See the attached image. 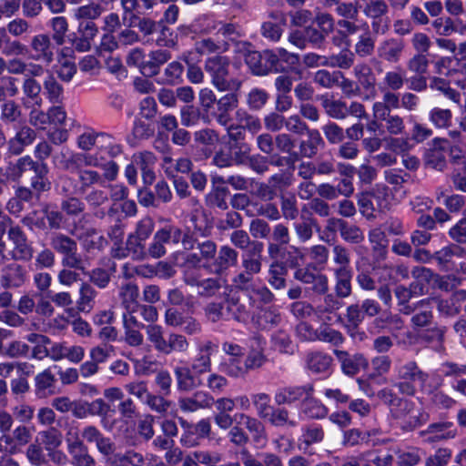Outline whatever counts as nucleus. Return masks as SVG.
Segmentation results:
<instances>
[{
  "label": "nucleus",
  "mask_w": 466,
  "mask_h": 466,
  "mask_svg": "<svg viewBox=\"0 0 466 466\" xmlns=\"http://www.w3.org/2000/svg\"><path fill=\"white\" fill-rule=\"evenodd\" d=\"M230 60L226 56L216 55L206 59L204 69L210 76L213 86L221 92L238 91L242 82L229 73Z\"/></svg>",
  "instance_id": "3"
},
{
  "label": "nucleus",
  "mask_w": 466,
  "mask_h": 466,
  "mask_svg": "<svg viewBox=\"0 0 466 466\" xmlns=\"http://www.w3.org/2000/svg\"><path fill=\"white\" fill-rule=\"evenodd\" d=\"M179 116L181 125L187 127L197 126L200 121L204 123V116L200 108L194 104L181 106Z\"/></svg>",
  "instance_id": "52"
},
{
  "label": "nucleus",
  "mask_w": 466,
  "mask_h": 466,
  "mask_svg": "<svg viewBox=\"0 0 466 466\" xmlns=\"http://www.w3.org/2000/svg\"><path fill=\"white\" fill-rule=\"evenodd\" d=\"M189 348L187 338L179 333H170L167 337L163 354L168 355L172 352H186Z\"/></svg>",
  "instance_id": "60"
},
{
  "label": "nucleus",
  "mask_w": 466,
  "mask_h": 466,
  "mask_svg": "<svg viewBox=\"0 0 466 466\" xmlns=\"http://www.w3.org/2000/svg\"><path fill=\"white\" fill-rule=\"evenodd\" d=\"M100 138L103 139V143L98 146L96 152H101L105 157L114 158L121 155L123 152L122 146L116 143L111 135L106 133H100Z\"/></svg>",
  "instance_id": "58"
},
{
  "label": "nucleus",
  "mask_w": 466,
  "mask_h": 466,
  "mask_svg": "<svg viewBox=\"0 0 466 466\" xmlns=\"http://www.w3.org/2000/svg\"><path fill=\"white\" fill-rule=\"evenodd\" d=\"M382 101H377L372 106V113L391 112V109L400 107V95L391 90L382 91Z\"/></svg>",
  "instance_id": "49"
},
{
  "label": "nucleus",
  "mask_w": 466,
  "mask_h": 466,
  "mask_svg": "<svg viewBox=\"0 0 466 466\" xmlns=\"http://www.w3.org/2000/svg\"><path fill=\"white\" fill-rule=\"evenodd\" d=\"M214 398L205 391H196L192 396L178 399V407L183 412H195L209 408Z\"/></svg>",
  "instance_id": "25"
},
{
  "label": "nucleus",
  "mask_w": 466,
  "mask_h": 466,
  "mask_svg": "<svg viewBox=\"0 0 466 466\" xmlns=\"http://www.w3.org/2000/svg\"><path fill=\"white\" fill-rule=\"evenodd\" d=\"M56 378L50 370H45L35 378V395L38 398H46L55 394Z\"/></svg>",
  "instance_id": "41"
},
{
  "label": "nucleus",
  "mask_w": 466,
  "mask_h": 466,
  "mask_svg": "<svg viewBox=\"0 0 466 466\" xmlns=\"http://www.w3.org/2000/svg\"><path fill=\"white\" fill-rule=\"evenodd\" d=\"M355 54L349 49H343L325 59L324 66L349 69L354 65Z\"/></svg>",
  "instance_id": "53"
},
{
  "label": "nucleus",
  "mask_w": 466,
  "mask_h": 466,
  "mask_svg": "<svg viewBox=\"0 0 466 466\" xmlns=\"http://www.w3.org/2000/svg\"><path fill=\"white\" fill-rule=\"evenodd\" d=\"M213 344L208 341L198 349V354L194 358L189 369L199 378L200 375L211 370V354Z\"/></svg>",
  "instance_id": "32"
},
{
  "label": "nucleus",
  "mask_w": 466,
  "mask_h": 466,
  "mask_svg": "<svg viewBox=\"0 0 466 466\" xmlns=\"http://www.w3.org/2000/svg\"><path fill=\"white\" fill-rule=\"evenodd\" d=\"M226 311L234 320L247 323L253 316L256 299L251 293L228 291L225 298Z\"/></svg>",
  "instance_id": "6"
},
{
  "label": "nucleus",
  "mask_w": 466,
  "mask_h": 466,
  "mask_svg": "<svg viewBox=\"0 0 466 466\" xmlns=\"http://www.w3.org/2000/svg\"><path fill=\"white\" fill-rule=\"evenodd\" d=\"M263 248V244L261 242H254L253 248L251 250L243 256L242 258V267L244 271L255 276L261 271L262 262H261V251Z\"/></svg>",
  "instance_id": "39"
},
{
  "label": "nucleus",
  "mask_w": 466,
  "mask_h": 466,
  "mask_svg": "<svg viewBox=\"0 0 466 466\" xmlns=\"http://www.w3.org/2000/svg\"><path fill=\"white\" fill-rule=\"evenodd\" d=\"M421 451L419 448H409L408 450H399L397 454V462L399 466H416L421 461Z\"/></svg>",
  "instance_id": "64"
},
{
  "label": "nucleus",
  "mask_w": 466,
  "mask_h": 466,
  "mask_svg": "<svg viewBox=\"0 0 466 466\" xmlns=\"http://www.w3.org/2000/svg\"><path fill=\"white\" fill-rule=\"evenodd\" d=\"M173 371L178 391L189 392L202 385V380L187 366H176Z\"/></svg>",
  "instance_id": "24"
},
{
  "label": "nucleus",
  "mask_w": 466,
  "mask_h": 466,
  "mask_svg": "<svg viewBox=\"0 0 466 466\" xmlns=\"http://www.w3.org/2000/svg\"><path fill=\"white\" fill-rule=\"evenodd\" d=\"M288 268L285 262L280 260L272 261L268 268V281L275 289H283L286 288V276Z\"/></svg>",
  "instance_id": "43"
},
{
  "label": "nucleus",
  "mask_w": 466,
  "mask_h": 466,
  "mask_svg": "<svg viewBox=\"0 0 466 466\" xmlns=\"http://www.w3.org/2000/svg\"><path fill=\"white\" fill-rule=\"evenodd\" d=\"M458 430L451 421H440L430 424L420 436H428V442H438L456 438Z\"/></svg>",
  "instance_id": "18"
},
{
  "label": "nucleus",
  "mask_w": 466,
  "mask_h": 466,
  "mask_svg": "<svg viewBox=\"0 0 466 466\" xmlns=\"http://www.w3.org/2000/svg\"><path fill=\"white\" fill-rule=\"evenodd\" d=\"M338 168L339 174L343 176L335 186L336 192L339 197H344L349 198L354 193V185H353V175L355 171V167L349 164L339 163Z\"/></svg>",
  "instance_id": "30"
},
{
  "label": "nucleus",
  "mask_w": 466,
  "mask_h": 466,
  "mask_svg": "<svg viewBox=\"0 0 466 466\" xmlns=\"http://www.w3.org/2000/svg\"><path fill=\"white\" fill-rule=\"evenodd\" d=\"M433 299L432 298H427L417 302V309L410 319L412 326L424 328L431 324L433 320Z\"/></svg>",
  "instance_id": "34"
},
{
  "label": "nucleus",
  "mask_w": 466,
  "mask_h": 466,
  "mask_svg": "<svg viewBox=\"0 0 466 466\" xmlns=\"http://www.w3.org/2000/svg\"><path fill=\"white\" fill-rule=\"evenodd\" d=\"M313 391L314 388L310 384L302 386H286L276 391L274 400L278 406L285 404L291 405L297 401L303 400L305 396L312 395Z\"/></svg>",
  "instance_id": "17"
},
{
  "label": "nucleus",
  "mask_w": 466,
  "mask_h": 466,
  "mask_svg": "<svg viewBox=\"0 0 466 466\" xmlns=\"http://www.w3.org/2000/svg\"><path fill=\"white\" fill-rule=\"evenodd\" d=\"M322 295L319 303L314 307L317 319L326 326L341 321L338 311L344 306L343 301L329 291Z\"/></svg>",
  "instance_id": "8"
},
{
  "label": "nucleus",
  "mask_w": 466,
  "mask_h": 466,
  "mask_svg": "<svg viewBox=\"0 0 466 466\" xmlns=\"http://www.w3.org/2000/svg\"><path fill=\"white\" fill-rule=\"evenodd\" d=\"M183 72L184 66L180 62L173 61L169 63L164 69L162 83L169 86L180 83Z\"/></svg>",
  "instance_id": "63"
},
{
  "label": "nucleus",
  "mask_w": 466,
  "mask_h": 466,
  "mask_svg": "<svg viewBox=\"0 0 466 466\" xmlns=\"http://www.w3.org/2000/svg\"><path fill=\"white\" fill-rule=\"evenodd\" d=\"M139 290L137 284L127 282L119 287L118 298L120 305L125 310L137 311L139 307Z\"/></svg>",
  "instance_id": "33"
},
{
  "label": "nucleus",
  "mask_w": 466,
  "mask_h": 466,
  "mask_svg": "<svg viewBox=\"0 0 466 466\" xmlns=\"http://www.w3.org/2000/svg\"><path fill=\"white\" fill-rule=\"evenodd\" d=\"M3 218L9 226L7 236L14 245L12 258L15 260H31L34 258L35 250L23 228L19 225H15L9 216L3 215Z\"/></svg>",
  "instance_id": "7"
},
{
  "label": "nucleus",
  "mask_w": 466,
  "mask_h": 466,
  "mask_svg": "<svg viewBox=\"0 0 466 466\" xmlns=\"http://www.w3.org/2000/svg\"><path fill=\"white\" fill-rule=\"evenodd\" d=\"M238 259V251L228 245H224L218 249V255L214 258L213 266L217 273L222 274L229 268L236 267Z\"/></svg>",
  "instance_id": "36"
},
{
  "label": "nucleus",
  "mask_w": 466,
  "mask_h": 466,
  "mask_svg": "<svg viewBox=\"0 0 466 466\" xmlns=\"http://www.w3.org/2000/svg\"><path fill=\"white\" fill-rule=\"evenodd\" d=\"M35 176L31 178V187L37 192L42 193L51 188V182L48 178L49 167L46 162H36L33 170Z\"/></svg>",
  "instance_id": "40"
},
{
  "label": "nucleus",
  "mask_w": 466,
  "mask_h": 466,
  "mask_svg": "<svg viewBox=\"0 0 466 466\" xmlns=\"http://www.w3.org/2000/svg\"><path fill=\"white\" fill-rule=\"evenodd\" d=\"M267 419L274 427L294 428L297 426V422L291 419L289 411L284 407L271 408V412Z\"/></svg>",
  "instance_id": "51"
},
{
  "label": "nucleus",
  "mask_w": 466,
  "mask_h": 466,
  "mask_svg": "<svg viewBox=\"0 0 466 466\" xmlns=\"http://www.w3.org/2000/svg\"><path fill=\"white\" fill-rule=\"evenodd\" d=\"M369 241L371 245V256L375 263H380L387 258L389 239L384 230L375 228L369 231Z\"/></svg>",
  "instance_id": "20"
},
{
  "label": "nucleus",
  "mask_w": 466,
  "mask_h": 466,
  "mask_svg": "<svg viewBox=\"0 0 466 466\" xmlns=\"http://www.w3.org/2000/svg\"><path fill=\"white\" fill-rule=\"evenodd\" d=\"M238 106V96L233 93H228L218 99L215 109L211 115V121L216 120L219 125L227 127L231 121L230 113Z\"/></svg>",
  "instance_id": "16"
},
{
  "label": "nucleus",
  "mask_w": 466,
  "mask_h": 466,
  "mask_svg": "<svg viewBox=\"0 0 466 466\" xmlns=\"http://www.w3.org/2000/svg\"><path fill=\"white\" fill-rule=\"evenodd\" d=\"M200 111L204 116V124L211 122V115L218 102L215 93L209 88H202L198 93Z\"/></svg>",
  "instance_id": "46"
},
{
  "label": "nucleus",
  "mask_w": 466,
  "mask_h": 466,
  "mask_svg": "<svg viewBox=\"0 0 466 466\" xmlns=\"http://www.w3.org/2000/svg\"><path fill=\"white\" fill-rule=\"evenodd\" d=\"M80 194H85L93 186L102 183V176L94 169H79L77 172Z\"/></svg>",
  "instance_id": "54"
},
{
  "label": "nucleus",
  "mask_w": 466,
  "mask_h": 466,
  "mask_svg": "<svg viewBox=\"0 0 466 466\" xmlns=\"http://www.w3.org/2000/svg\"><path fill=\"white\" fill-rule=\"evenodd\" d=\"M353 74L360 90L369 92L366 98H373L376 96V76L372 68L366 63L357 64L353 68Z\"/></svg>",
  "instance_id": "23"
},
{
  "label": "nucleus",
  "mask_w": 466,
  "mask_h": 466,
  "mask_svg": "<svg viewBox=\"0 0 466 466\" xmlns=\"http://www.w3.org/2000/svg\"><path fill=\"white\" fill-rule=\"evenodd\" d=\"M235 420H238L237 424L228 431L229 441L232 444L237 447H244L249 442L248 434L240 425L245 426L247 431L250 433L254 443L261 446L266 444V428L259 419L241 412L235 414Z\"/></svg>",
  "instance_id": "2"
},
{
  "label": "nucleus",
  "mask_w": 466,
  "mask_h": 466,
  "mask_svg": "<svg viewBox=\"0 0 466 466\" xmlns=\"http://www.w3.org/2000/svg\"><path fill=\"white\" fill-rule=\"evenodd\" d=\"M254 287V276L243 270L232 279V285L228 291L250 293Z\"/></svg>",
  "instance_id": "62"
},
{
  "label": "nucleus",
  "mask_w": 466,
  "mask_h": 466,
  "mask_svg": "<svg viewBox=\"0 0 466 466\" xmlns=\"http://www.w3.org/2000/svg\"><path fill=\"white\" fill-rule=\"evenodd\" d=\"M405 43L400 38H389L380 43L378 47V56L389 63H398L400 60Z\"/></svg>",
  "instance_id": "26"
},
{
  "label": "nucleus",
  "mask_w": 466,
  "mask_h": 466,
  "mask_svg": "<svg viewBox=\"0 0 466 466\" xmlns=\"http://www.w3.org/2000/svg\"><path fill=\"white\" fill-rule=\"evenodd\" d=\"M437 305L438 311L445 316L453 317L460 313L461 304L466 301V290L458 289L452 293L451 298L444 299L438 297H431Z\"/></svg>",
  "instance_id": "22"
},
{
  "label": "nucleus",
  "mask_w": 466,
  "mask_h": 466,
  "mask_svg": "<svg viewBox=\"0 0 466 466\" xmlns=\"http://www.w3.org/2000/svg\"><path fill=\"white\" fill-rule=\"evenodd\" d=\"M41 89V85L35 78L25 77L22 84V91L25 96L22 98L23 106L31 107V105H42Z\"/></svg>",
  "instance_id": "35"
},
{
  "label": "nucleus",
  "mask_w": 466,
  "mask_h": 466,
  "mask_svg": "<svg viewBox=\"0 0 466 466\" xmlns=\"http://www.w3.org/2000/svg\"><path fill=\"white\" fill-rule=\"evenodd\" d=\"M171 57V53L166 49L151 51L148 54V59L146 60L143 66V75L148 77L157 76L160 71L161 66L167 63Z\"/></svg>",
  "instance_id": "31"
},
{
  "label": "nucleus",
  "mask_w": 466,
  "mask_h": 466,
  "mask_svg": "<svg viewBox=\"0 0 466 466\" xmlns=\"http://www.w3.org/2000/svg\"><path fill=\"white\" fill-rule=\"evenodd\" d=\"M34 427L25 424L15 425V418L5 410H0V443L5 444L9 454H15L28 445L34 433Z\"/></svg>",
  "instance_id": "1"
},
{
  "label": "nucleus",
  "mask_w": 466,
  "mask_h": 466,
  "mask_svg": "<svg viewBox=\"0 0 466 466\" xmlns=\"http://www.w3.org/2000/svg\"><path fill=\"white\" fill-rule=\"evenodd\" d=\"M301 411L310 419H323L328 415V408L322 404L319 400L314 399L312 395L305 396L302 404Z\"/></svg>",
  "instance_id": "45"
},
{
  "label": "nucleus",
  "mask_w": 466,
  "mask_h": 466,
  "mask_svg": "<svg viewBox=\"0 0 466 466\" xmlns=\"http://www.w3.org/2000/svg\"><path fill=\"white\" fill-rule=\"evenodd\" d=\"M332 260L333 263L337 266L334 270H350V249L341 245L335 244L332 247Z\"/></svg>",
  "instance_id": "57"
},
{
  "label": "nucleus",
  "mask_w": 466,
  "mask_h": 466,
  "mask_svg": "<svg viewBox=\"0 0 466 466\" xmlns=\"http://www.w3.org/2000/svg\"><path fill=\"white\" fill-rule=\"evenodd\" d=\"M428 379L429 374L416 361L410 360L397 368L395 387L403 395L414 396L418 387L426 391L425 382Z\"/></svg>",
  "instance_id": "4"
},
{
  "label": "nucleus",
  "mask_w": 466,
  "mask_h": 466,
  "mask_svg": "<svg viewBox=\"0 0 466 466\" xmlns=\"http://www.w3.org/2000/svg\"><path fill=\"white\" fill-rule=\"evenodd\" d=\"M333 354L340 364L341 371L350 377H354L369 365L368 360L361 353L350 354L346 350L335 349Z\"/></svg>",
  "instance_id": "15"
},
{
  "label": "nucleus",
  "mask_w": 466,
  "mask_h": 466,
  "mask_svg": "<svg viewBox=\"0 0 466 466\" xmlns=\"http://www.w3.org/2000/svg\"><path fill=\"white\" fill-rule=\"evenodd\" d=\"M101 157L90 153H73L61 161L62 168L66 171H77L83 167L100 165Z\"/></svg>",
  "instance_id": "27"
},
{
  "label": "nucleus",
  "mask_w": 466,
  "mask_h": 466,
  "mask_svg": "<svg viewBox=\"0 0 466 466\" xmlns=\"http://www.w3.org/2000/svg\"><path fill=\"white\" fill-rule=\"evenodd\" d=\"M97 295L96 290L88 282H83L78 291L76 300V309L78 311L88 313L95 306V299Z\"/></svg>",
  "instance_id": "42"
},
{
  "label": "nucleus",
  "mask_w": 466,
  "mask_h": 466,
  "mask_svg": "<svg viewBox=\"0 0 466 466\" xmlns=\"http://www.w3.org/2000/svg\"><path fill=\"white\" fill-rule=\"evenodd\" d=\"M49 245L55 253L63 257L66 253L76 248L77 242L66 234L53 232L49 237Z\"/></svg>",
  "instance_id": "44"
},
{
  "label": "nucleus",
  "mask_w": 466,
  "mask_h": 466,
  "mask_svg": "<svg viewBox=\"0 0 466 466\" xmlns=\"http://www.w3.org/2000/svg\"><path fill=\"white\" fill-rule=\"evenodd\" d=\"M423 283H410L409 287L399 285L394 289V294L398 304L410 302L415 296H422L426 294Z\"/></svg>",
  "instance_id": "48"
},
{
  "label": "nucleus",
  "mask_w": 466,
  "mask_h": 466,
  "mask_svg": "<svg viewBox=\"0 0 466 466\" xmlns=\"http://www.w3.org/2000/svg\"><path fill=\"white\" fill-rule=\"evenodd\" d=\"M307 139L299 142V151L289 156V160H300L302 158H313L317 156L319 148L324 147V140L318 129H311L305 133Z\"/></svg>",
  "instance_id": "13"
},
{
  "label": "nucleus",
  "mask_w": 466,
  "mask_h": 466,
  "mask_svg": "<svg viewBox=\"0 0 466 466\" xmlns=\"http://www.w3.org/2000/svg\"><path fill=\"white\" fill-rule=\"evenodd\" d=\"M26 279V268L15 261L7 263L1 268L0 284L5 289L22 287Z\"/></svg>",
  "instance_id": "14"
},
{
  "label": "nucleus",
  "mask_w": 466,
  "mask_h": 466,
  "mask_svg": "<svg viewBox=\"0 0 466 466\" xmlns=\"http://www.w3.org/2000/svg\"><path fill=\"white\" fill-rule=\"evenodd\" d=\"M363 14L372 19V30L374 33H385L387 26H380V21L382 16L389 13V5L385 0H371L363 5Z\"/></svg>",
  "instance_id": "21"
},
{
  "label": "nucleus",
  "mask_w": 466,
  "mask_h": 466,
  "mask_svg": "<svg viewBox=\"0 0 466 466\" xmlns=\"http://www.w3.org/2000/svg\"><path fill=\"white\" fill-rule=\"evenodd\" d=\"M373 118L376 121H383L384 127L390 135L398 136L404 132L405 123L404 119L398 114L392 112H378L372 113Z\"/></svg>",
  "instance_id": "38"
},
{
  "label": "nucleus",
  "mask_w": 466,
  "mask_h": 466,
  "mask_svg": "<svg viewBox=\"0 0 466 466\" xmlns=\"http://www.w3.org/2000/svg\"><path fill=\"white\" fill-rule=\"evenodd\" d=\"M340 78H342L341 71L329 72L325 69H320L314 74L313 81L321 87L330 89L336 86Z\"/></svg>",
  "instance_id": "61"
},
{
  "label": "nucleus",
  "mask_w": 466,
  "mask_h": 466,
  "mask_svg": "<svg viewBox=\"0 0 466 466\" xmlns=\"http://www.w3.org/2000/svg\"><path fill=\"white\" fill-rule=\"evenodd\" d=\"M307 369L314 374L328 373L331 369L333 359L322 351H311L305 358Z\"/></svg>",
  "instance_id": "29"
},
{
  "label": "nucleus",
  "mask_w": 466,
  "mask_h": 466,
  "mask_svg": "<svg viewBox=\"0 0 466 466\" xmlns=\"http://www.w3.org/2000/svg\"><path fill=\"white\" fill-rule=\"evenodd\" d=\"M219 370L231 378H244L246 376L245 362L242 357H228L219 364Z\"/></svg>",
  "instance_id": "50"
},
{
  "label": "nucleus",
  "mask_w": 466,
  "mask_h": 466,
  "mask_svg": "<svg viewBox=\"0 0 466 466\" xmlns=\"http://www.w3.org/2000/svg\"><path fill=\"white\" fill-rule=\"evenodd\" d=\"M52 38L47 34H37L34 35L29 44L31 50L30 58L34 61H41L49 66L55 57V46Z\"/></svg>",
  "instance_id": "12"
},
{
  "label": "nucleus",
  "mask_w": 466,
  "mask_h": 466,
  "mask_svg": "<svg viewBox=\"0 0 466 466\" xmlns=\"http://www.w3.org/2000/svg\"><path fill=\"white\" fill-rule=\"evenodd\" d=\"M104 12L105 9H102L100 5L90 2L76 7L74 10L73 16L75 20H98Z\"/></svg>",
  "instance_id": "55"
},
{
  "label": "nucleus",
  "mask_w": 466,
  "mask_h": 466,
  "mask_svg": "<svg viewBox=\"0 0 466 466\" xmlns=\"http://www.w3.org/2000/svg\"><path fill=\"white\" fill-rule=\"evenodd\" d=\"M22 116L20 106L15 100H5L1 105L0 119L5 124L17 122Z\"/></svg>",
  "instance_id": "59"
},
{
  "label": "nucleus",
  "mask_w": 466,
  "mask_h": 466,
  "mask_svg": "<svg viewBox=\"0 0 466 466\" xmlns=\"http://www.w3.org/2000/svg\"><path fill=\"white\" fill-rule=\"evenodd\" d=\"M390 413L400 421V428L404 431H412L430 420L428 412L417 408L413 401L405 399H401L395 407H392Z\"/></svg>",
  "instance_id": "5"
},
{
  "label": "nucleus",
  "mask_w": 466,
  "mask_h": 466,
  "mask_svg": "<svg viewBox=\"0 0 466 466\" xmlns=\"http://www.w3.org/2000/svg\"><path fill=\"white\" fill-rule=\"evenodd\" d=\"M245 62L254 75L265 76L271 71H278V57L275 53L266 50L263 53L248 51Z\"/></svg>",
  "instance_id": "9"
},
{
  "label": "nucleus",
  "mask_w": 466,
  "mask_h": 466,
  "mask_svg": "<svg viewBox=\"0 0 466 466\" xmlns=\"http://www.w3.org/2000/svg\"><path fill=\"white\" fill-rule=\"evenodd\" d=\"M321 106L326 114L334 119L342 120L349 116L348 106L346 102L340 99H331L329 97H322Z\"/></svg>",
  "instance_id": "47"
},
{
  "label": "nucleus",
  "mask_w": 466,
  "mask_h": 466,
  "mask_svg": "<svg viewBox=\"0 0 466 466\" xmlns=\"http://www.w3.org/2000/svg\"><path fill=\"white\" fill-rule=\"evenodd\" d=\"M315 266L309 263L305 267L298 268L294 272V279L303 284L311 285L314 294H326L329 289V279L325 274L314 271Z\"/></svg>",
  "instance_id": "10"
},
{
  "label": "nucleus",
  "mask_w": 466,
  "mask_h": 466,
  "mask_svg": "<svg viewBox=\"0 0 466 466\" xmlns=\"http://www.w3.org/2000/svg\"><path fill=\"white\" fill-rule=\"evenodd\" d=\"M466 256V250L460 245L455 243L449 244L440 250L433 253L434 260L444 269H451L453 258H463Z\"/></svg>",
  "instance_id": "28"
},
{
  "label": "nucleus",
  "mask_w": 466,
  "mask_h": 466,
  "mask_svg": "<svg viewBox=\"0 0 466 466\" xmlns=\"http://www.w3.org/2000/svg\"><path fill=\"white\" fill-rule=\"evenodd\" d=\"M95 215L99 218L106 217L108 223L107 236L114 242V248L122 245L125 235L126 224L124 220L126 216H123L115 206H111L106 214L99 211Z\"/></svg>",
  "instance_id": "11"
},
{
  "label": "nucleus",
  "mask_w": 466,
  "mask_h": 466,
  "mask_svg": "<svg viewBox=\"0 0 466 466\" xmlns=\"http://www.w3.org/2000/svg\"><path fill=\"white\" fill-rule=\"evenodd\" d=\"M131 256L135 260H144L147 258L145 240L137 238L131 233L127 239L126 247L122 245L113 248V256L116 258H126Z\"/></svg>",
  "instance_id": "19"
},
{
  "label": "nucleus",
  "mask_w": 466,
  "mask_h": 466,
  "mask_svg": "<svg viewBox=\"0 0 466 466\" xmlns=\"http://www.w3.org/2000/svg\"><path fill=\"white\" fill-rule=\"evenodd\" d=\"M375 50V39L370 31L360 35L354 46V54L360 58L370 56Z\"/></svg>",
  "instance_id": "56"
},
{
  "label": "nucleus",
  "mask_w": 466,
  "mask_h": 466,
  "mask_svg": "<svg viewBox=\"0 0 466 466\" xmlns=\"http://www.w3.org/2000/svg\"><path fill=\"white\" fill-rule=\"evenodd\" d=\"M352 269L334 270L335 286L334 295L339 299H344L352 294Z\"/></svg>",
  "instance_id": "37"
}]
</instances>
